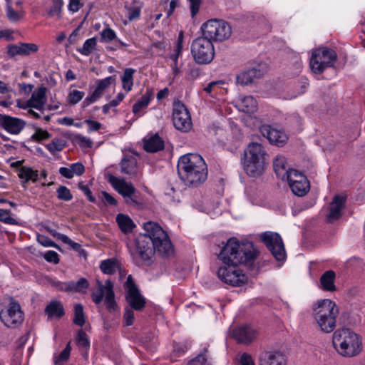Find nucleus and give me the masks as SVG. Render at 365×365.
Listing matches in <instances>:
<instances>
[{
	"mask_svg": "<svg viewBox=\"0 0 365 365\" xmlns=\"http://www.w3.org/2000/svg\"><path fill=\"white\" fill-rule=\"evenodd\" d=\"M257 255V252L251 242L240 243L237 239L230 238L218 255L222 263L217 271L219 279L232 287L244 284L247 277L238 266L252 264Z\"/></svg>",
	"mask_w": 365,
	"mask_h": 365,
	"instance_id": "1",
	"label": "nucleus"
},
{
	"mask_svg": "<svg viewBox=\"0 0 365 365\" xmlns=\"http://www.w3.org/2000/svg\"><path fill=\"white\" fill-rule=\"evenodd\" d=\"M145 233L135 240V248L131 251L133 259L138 263L149 266L153 262L155 252L168 257L173 255L174 248L167 233L157 223L149 221L143 224Z\"/></svg>",
	"mask_w": 365,
	"mask_h": 365,
	"instance_id": "2",
	"label": "nucleus"
},
{
	"mask_svg": "<svg viewBox=\"0 0 365 365\" xmlns=\"http://www.w3.org/2000/svg\"><path fill=\"white\" fill-rule=\"evenodd\" d=\"M178 173L185 184L192 187H197L203 184L208 173L204 159L195 153H187L179 158Z\"/></svg>",
	"mask_w": 365,
	"mask_h": 365,
	"instance_id": "3",
	"label": "nucleus"
},
{
	"mask_svg": "<svg viewBox=\"0 0 365 365\" xmlns=\"http://www.w3.org/2000/svg\"><path fill=\"white\" fill-rule=\"evenodd\" d=\"M241 163L248 176L259 178L264 173L269 165V154L262 144L252 142L244 150Z\"/></svg>",
	"mask_w": 365,
	"mask_h": 365,
	"instance_id": "4",
	"label": "nucleus"
},
{
	"mask_svg": "<svg viewBox=\"0 0 365 365\" xmlns=\"http://www.w3.org/2000/svg\"><path fill=\"white\" fill-rule=\"evenodd\" d=\"M333 345L336 351L343 356L351 357L359 354L361 350V337L349 329H341L333 334Z\"/></svg>",
	"mask_w": 365,
	"mask_h": 365,
	"instance_id": "5",
	"label": "nucleus"
},
{
	"mask_svg": "<svg viewBox=\"0 0 365 365\" xmlns=\"http://www.w3.org/2000/svg\"><path fill=\"white\" fill-rule=\"evenodd\" d=\"M314 312L315 320L322 331L330 333L335 329L339 312L334 302L328 299L319 300Z\"/></svg>",
	"mask_w": 365,
	"mask_h": 365,
	"instance_id": "6",
	"label": "nucleus"
},
{
	"mask_svg": "<svg viewBox=\"0 0 365 365\" xmlns=\"http://www.w3.org/2000/svg\"><path fill=\"white\" fill-rule=\"evenodd\" d=\"M108 181L123 197L128 205L135 207L142 206L143 202L140 195L131 182L110 174L108 175Z\"/></svg>",
	"mask_w": 365,
	"mask_h": 365,
	"instance_id": "7",
	"label": "nucleus"
},
{
	"mask_svg": "<svg viewBox=\"0 0 365 365\" xmlns=\"http://www.w3.org/2000/svg\"><path fill=\"white\" fill-rule=\"evenodd\" d=\"M337 54L333 49L321 47L312 51L310 68L314 73H322L327 68L334 66Z\"/></svg>",
	"mask_w": 365,
	"mask_h": 365,
	"instance_id": "8",
	"label": "nucleus"
},
{
	"mask_svg": "<svg viewBox=\"0 0 365 365\" xmlns=\"http://www.w3.org/2000/svg\"><path fill=\"white\" fill-rule=\"evenodd\" d=\"M201 29L203 36L211 41H222L229 38L232 34L231 26L223 20L210 19L204 23Z\"/></svg>",
	"mask_w": 365,
	"mask_h": 365,
	"instance_id": "9",
	"label": "nucleus"
},
{
	"mask_svg": "<svg viewBox=\"0 0 365 365\" xmlns=\"http://www.w3.org/2000/svg\"><path fill=\"white\" fill-rule=\"evenodd\" d=\"M191 53L197 63H210L215 56L212 42L205 36L195 38L191 44Z\"/></svg>",
	"mask_w": 365,
	"mask_h": 365,
	"instance_id": "10",
	"label": "nucleus"
},
{
	"mask_svg": "<svg viewBox=\"0 0 365 365\" xmlns=\"http://www.w3.org/2000/svg\"><path fill=\"white\" fill-rule=\"evenodd\" d=\"M96 289L91 293L93 302L96 304H99L105 299V304L109 310L115 309L116 305L115 301V294L113 292V284L108 279L105 284H103L99 279H96Z\"/></svg>",
	"mask_w": 365,
	"mask_h": 365,
	"instance_id": "11",
	"label": "nucleus"
},
{
	"mask_svg": "<svg viewBox=\"0 0 365 365\" xmlns=\"http://www.w3.org/2000/svg\"><path fill=\"white\" fill-rule=\"evenodd\" d=\"M173 122L175 128L183 133L188 132L192 127L190 113L180 101L173 103Z\"/></svg>",
	"mask_w": 365,
	"mask_h": 365,
	"instance_id": "12",
	"label": "nucleus"
},
{
	"mask_svg": "<svg viewBox=\"0 0 365 365\" xmlns=\"http://www.w3.org/2000/svg\"><path fill=\"white\" fill-rule=\"evenodd\" d=\"M260 239L277 260L281 261L286 258L284 243L278 233L265 232L260 235Z\"/></svg>",
	"mask_w": 365,
	"mask_h": 365,
	"instance_id": "13",
	"label": "nucleus"
},
{
	"mask_svg": "<svg viewBox=\"0 0 365 365\" xmlns=\"http://www.w3.org/2000/svg\"><path fill=\"white\" fill-rule=\"evenodd\" d=\"M123 153V157L119 163L120 173L130 177L137 176L140 173L137 159L138 154L131 148H124Z\"/></svg>",
	"mask_w": 365,
	"mask_h": 365,
	"instance_id": "14",
	"label": "nucleus"
},
{
	"mask_svg": "<svg viewBox=\"0 0 365 365\" xmlns=\"http://www.w3.org/2000/svg\"><path fill=\"white\" fill-rule=\"evenodd\" d=\"M292 192L297 196H304L309 190V182L306 176L297 170H290L285 179Z\"/></svg>",
	"mask_w": 365,
	"mask_h": 365,
	"instance_id": "15",
	"label": "nucleus"
},
{
	"mask_svg": "<svg viewBox=\"0 0 365 365\" xmlns=\"http://www.w3.org/2000/svg\"><path fill=\"white\" fill-rule=\"evenodd\" d=\"M0 319L8 327H16L22 323L24 314L18 302L11 300L9 306L0 312Z\"/></svg>",
	"mask_w": 365,
	"mask_h": 365,
	"instance_id": "16",
	"label": "nucleus"
},
{
	"mask_svg": "<svg viewBox=\"0 0 365 365\" xmlns=\"http://www.w3.org/2000/svg\"><path fill=\"white\" fill-rule=\"evenodd\" d=\"M125 289L126 300L130 307L136 311L142 310L145 305V299L140 293L131 275H128L127 277Z\"/></svg>",
	"mask_w": 365,
	"mask_h": 365,
	"instance_id": "17",
	"label": "nucleus"
},
{
	"mask_svg": "<svg viewBox=\"0 0 365 365\" xmlns=\"http://www.w3.org/2000/svg\"><path fill=\"white\" fill-rule=\"evenodd\" d=\"M0 124L9 133L18 135L25 127L26 123L20 118L2 115Z\"/></svg>",
	"mask_w": 365,
	"mask_h": 365,
	"instance_id": "18",
	"label": "nucleus"
},
{
	"mask_svg": "<svg viewBox=\"0 0 365 365\" xmlns=\"http://www.w3.org/2000/svg\"><path fill=\"white\" fill-rule=\"evenodd\" d=\"M257 336L256 330L250 325L241 326L233 330L232 336L242 344H250Z\"/></svg>",
	"mask_w": 365,
	"mask_h": 365,
	"instance_id": "19",
	"label": "nucleus"
},
{
	"mask_svg": "<svg viewBox=\"0 0 365 365\" xmlns=\"http://www.w3.org/2000/svg\"><path fill=\"white\" fill-rule=\"evenodd\" d=\"M259 365H285L284 355L277 351L262 352L259 358Z\"/></svg>",
	"mask_w": 365,
	"mask_h": 365,
	"instance_id": "20",
	"label": "nucleus"
},
{
	"mask_svg": "<svg viewBox=\"0 0 365 365\" xmlns=\"http://www.w3.org/2000/svg\"><path fill=\"white\" fill-rule=\"evenodd\" d=\"M183 38V32L180 31L178 35L173 53L170 55V59L172 61L170 66L172 68L174 77L178 76L181 73L180 67L178 66V58L182 53Z\"/></svg>",
	"mask_w": 365,
	"mask_h": 365,
	"instance_id": "21",
	"label": "nucleus"
},
{
	"mask_svg": "<svg viewBox=\"0 0 365 365\" xmlns=\"http://www.w3.org/2000/svg\"><path fill=\"white\" fill-rule=\"evenodd\" d=\"M346 197L344 196H334L329 206V212L327 215L328 222H333L341 217Z\"/></svg>",
	"mask_w": 365,
	"mask_h": 365,
	"instance_id": "22",
	"label": "nucleus"
},
{
	"mask_svg": "<svg viewBox=\"0 0 365 365\" xmlns=\"http://www.w3.org/2000/svg\"><path fill=\"white\" fill-rule=\"evenodd\" d=\"M46 89L44 87H40L34 91L31 98L29 99L28 106H31L32 108L38 110H42L46 102Z\"/></svg>",
	"mask_w": 365,
	"mask_h": 365,
	"instance_id": "23",
	"label": "nucleus"
},
{
	"mask_svg": "<svg viewBox=\"0 0 365 365\" xmlns=\"http://www.w3.org/2000/svg\"><path fill=\"white\" fill-rule=\"evenodd\" d=\"M263 75L260 69L251 68L241 72L237 76V83L245 86L252 83L255 78H259Z\"/></svg>",
	"mask_w": 365,
	"mask_h": 365,
	"instance_id": "24",
	"label": "nucleus"
},
{
	"mask_svg": "<svg viewBox=\"0 0 365 365\" xmlns=\"http://www.w3.org/2000/svg\"><path fill=\"white\" fill-rule=\"evenodd\" d=\"M286 158L282 155H277L273 160V169L278 178L285 180L287 178V173L291 169H287Z\"/></svg>",
	"mask_w": 365,
	"mask_h": 365,
	"instance_id": "25",
	"label": "nucleus"
},
{
	"mask_svg": "<svg viewBox=\"0 0 365 365\" xmlns=\"http://www.w3.org/2000/svg\"><path fill=\"white\" fill-rule=\"evenodd\" d=\"M237 107L240 110L244 113H253L257 109V103L251 96H240Z\"/></svg>",
	"mask_w": 365,
	"mask_h": 365,
	"instance_id": "26",
	"label": "nucleus"
},
{
	"mask_svg": "<svg viewBox=\"0 0 365 365\" xmlns=\"http://www.w3.org/2000/svg\"><path fill=\"white\" fill-rule=\"evenodd\" d=\"M143 148L148 153H156L165 148L162 138H143Z\"/></svg>",
	"mask_w": 365,
	"mask_h": 365,
	"instance_id": "27",
	"label": "nucleus"
},
{
	"mask_svg": "<svg viewBox=\"0 0 365 365\" xmlns=\"http://www.w3.org/2000/svg\"><path fill=\"white\" fill-rule=\"evenodd\" d=\"M46 314L48 319L61 318L64 314V309L62 304L58 301H51L45 309Z\"/></svg>",
	"mask_w": 365,
	"mask_h": 365,
	"instance_id": "28",
	"label": "nucleus"
},
{
	"mask_svg": "<svg viewBox=\"0 0 365 365\" xmlns=\"http://www.w3.org/2000/svg\"><path fill=\"white\" fill-rule=\"evenodd\" d=\"M116 222L120 230L125 234L131 232L135 227L132 219L128 215L124 214L117 215Z\"/></svg>",
	"mask_w": 365,
	"mask_h": 365,
	"instance_id": "29",
	"label": "nucleus"
},
{
	"mask_svg": "<svg viewBox=\"0 0 365 365\" xmlns=\"http://www.w3.org/2000/svg\"><path fill=\"white\" fill-rule=\"evenodd\" d=\"M335 273L334 271L329 270L325 272L320 278V283L323 289L333 292L336 289L334 285Z\"/></svg>",
	"mask_w": 365,
	"mask_h": 365,
	"instance_id": "30",
	"label": "nucleus"
},
{
	"mask_svg": "<svg viewBox=\"0 0 365 365\" xmlns=\"http://www.w3.org/2000/svg\"><path fill=\"white\" fill-rule=\"evenodd\" d=\"M18 176L22 180V183L24 184L29 180L35 182L38 180V174L37 170H34L29 167H21L19 170Z\"/></svg>",
	"mask_w": 365,
	"mask_h": 365,
	"instance_id": "31",
	"label": "nucleus"
},
{
	"mask_svg": "<svg viewBox=\"0 0 365 365\" xmlns=\"http://www.w3.org/2000/svg\"><path fill=\"white\" fill-rule=\"evenodd\" d=\"M135 70L132 68H125L123 75L121 76L122 87L128 92L132 90L133 86V75Z\"/></svg>",
	"mask_w": 365,
	"mask_h": 365,
	"instance_id": "32",
	"label": "nucleus"
},
{
	"mask_svg": "<svg viewBox=\"0 0 365 365\" xmlns=\"http://www.w3.org/2000/svg\"><path fill=\"white\" fill-rule=\"evenodd\" d=\"M97 46V38L93 37L86 40L81 48H77V51L83 56H89L96 50Z\"/></svg>",
	"mask_w": 365,
	"mask_h": 365,
	"instance_id": "33",
	"label": "nucleus"
},
{
	"mask_svg": "<svg viewBox=\"0 0 365 365\" xmlns=\"http://www.w3.org/2000/svg\"><path fill=\"white\" fill-rule=\"evenodd\" d=\"M100 268L103 273L111 274L119 268V264L116 259H108L101 262Z\"/></svg>",
	"mask_w": 365,
	"mask_h": 365,
	"instance_id": "34",
	"label": "nucleus"
},
{
	"mask_svg": "<svg viewBox=\"0 0 365 365\" xmlns=\"http://www.w3.org/2000/svg\"><path fill=\"white\" fill-rule=\"evenodd\" d=\"M88 282L85 278H81L78 281H69L68 292H83L88 287Z\"/></svg>",
	"mask_w": 365,
	"mask_h": 365,
	"instance_id": "35",
	"label": "nucleus"
},
{
	"mask_svg": "<svg viewBox=\"0 0 365 365\" xmlns=\"http://www.w3.org/2000/svg\"><path fill=\"white\" fill-rule=\"evenodd\" d=\"M262 137H281L284 133L281 129L272 127L269 125H262L259 128Z\"/></svg>",
	"mask_w": 365,
	"mask_h": 365,
	"instance_id": "36",
	"label": "nucleus"
},
{
	"mask_svg": "<svg viewBox=\"0 0 365 365\" xmlns=\"http://www.w3.org/2000/svg\"><path fill=\"white\" fill-rule=\"evenodd\" d=\"M150 101V94L148 91L140 100H138L133 106V112L138 114L142 109L145 108Z\"/></svg>",
	"mask_w": 365,
	"mask_h": 365,
	"instance_id": "37",
	"label": "nucleus"
},
{
	"mask_svg": "<svg viewBox=\"0 0 365 365\" xmlns=\"http://www.w3.org/2000/svg\"><path fill=\"white\" fill-rule=\"evenodd\" d=\"M73 323L79 327H83L85 324V315L82 304H77L74 307Z\"/></svg>",
	"mask_w": 365,
	"mask_h": 365,
	"instance_id": "38",
	"label": "nucleus"
},
{
	"mask_svg": "<svg viewBox=\"0 0 365 365\" xmlns=\"http://www.w3.org/2000/svg\"><path fill=\"white\" fill-rule=\"evenodd\" d=\"M71 347L68 343L65 349L56 356L54 357V363L56 365H63L68 361L70 356Z\"/></svg>",
	"mask_w": 365,
	"mask_h": 365,
	"instance_id": "39",
	"label": "nucleus"
},
{
	"mask_svg": "<svg viewBox=\"0 0 365 365\" xmlns=\"http://www.w3.org/2000/svg\"><path fill=\"white\" fill-rule=\"evenodd\" d=\"M65 145L66 142L63 139L56 138L51 143L46 144V147L51 153H55L56 152L62 150Z\"/></svg>",
	"mask_w": 365,
	"mask_h": 365,
	"instance_id": "40",
	"label": "nucleus"
},
{
	"mask_svg": "<svg viewBox=\"0 0 365 365\" xmlns=\"http://www.w3.org/2000/svg\"><path fill=\"white\" fill-rule=\"evenodd\" d=\"M207 352V349L205 348L202 353L188 362V365H211L206 354Z\"/></svg>",
	"mask_w": 365,
	"mask_h": 365,
	"instance_id": "41",
	"label": "nucleus"
},
{
	"mask_svg": "<svg viewBox=\"0 0 365 365\" xmlns=\"http://www.w3.org/2000/svg\"><path fill=\"white\" fill-rule=\"evenodd\" d=\"M52 6L48 11L49 16H55L60 18L62 7L63 5V0H51Z\"/></svg>",
	"mask_w": 365,
	"mask_h": 365,
	"instance_id": "42",
	"label": "nucleus"
},
{
	"mask_svg": "<svg viewBox=\"0 0 365 365\" xmlns=\"http://www.w3.org/2000/svg\"><path fill=\"white\" fill-rule=\"evenodd\" d=\"M115 82V76H108L97 81L96 90L99 91L102 95L103 92L110 86L112 83Z\"/></svg>",
	"mask_w": 365,
	"mask_h": 365,
	"instance_id": "43",
	"label": "nucleus"
},
{
	"mask_svg": "<svg viewBox=\"0 0 365 365\" xmlns=\"http://www.w3.org/2000/svg\"><path fill=\"white\" fill-rule=\"evenodd\" d=\"M223 144L227 150L234 153L241 146L242 142L239 138H226Z\"/></svg>",
	"mask_w": 365,
	"mask_h": 365,
	"instance_id": "44",
	"label": "nucleus"
},
{
	"mask_svg": "<svg viewBox=\"0 0 365 365\" xmlns=\"http://www.w3.org/2000/svg\"><path fill=\"white\" fill-rule=\"evenodd\" d=\"M77 344L80 348L87 351L90 348V342L87 334L83 330H80L77 335Z\"/></svg>",
	"mask_w": 365,
	"mask_h": 365,
	"instance_id": "45",
	"label": "nucleus"
},
{
	"mask_svg": "<svg viewBox=\"0 0 365 365\" xmlns=\"http://www.w3.org/2000/svg\"><path fill=\"white\" fill-rule=\"evenodd\" d=\"M58 198L61 200L64 201H69L72 200L73 195L69 190L68 188H67L66 186L61 185L59 186L56 190Z\"/></svg>",
	"mask_w": 365,
	"mask_h": 365,
	"instance_id": "46",
	"label": "nucleus"
},
{
	"mask_svg": "<svg viewBox=\"0 0 365 365\" xmlns=\"http://www.w3.org/2000/svg\"><path fill=\"white\" fill-rule=\"evenodd\" d=\"M0 221L8 225H17V221L11 216V211L0 209Z\"/></svg>",
	"mask_w": 365,
	"mask_h": 365,
	"instance_id": "47",
	"label": "nucleus"
},
{
	"mask_svg": "<svg viewBox=\"0 0 365 365\" xmlns=\"http://www.w3.org/2000/svg\"><path fill=\"white\" fill-rule=\"evenodd\" d=\"M23 56H29L31 53H36L38 50V45L30 43H21Z\"/></svg>",
	"mask_w": 365,
	"mask_h": 365,
	"instance_id": "48",
	"label": "nucleus"
},
{
	"mask_svg": "<svg viewBox=\"0 0 365 365\" xmlns=\"http://www.w3.org/2000/svg\"><path fill=\"white\" fill-rule=\"evenodd\" d=\"M7 54L9 58H14L17 55L23 56L21 43L8 46Z\"/></svg>",
	"mask_w": 365,
	"mask_h": 365,
	"instance_id": "49",
	"label": "nucleus"
},
{
	"mask_svg": "<svg viewBox=\"0 0 365 365\" xmlns=\"http://www.w3.org/2000/svg\"><path fill=\"white\" fill-rule=\"evenodd\" d=\"M102 41H111L116 38L115 31L110 28H106L101 32Z\"/></svg>",
	"mask_w": 365,
	"mask_h": 365,
	"instance_id": "50",
	"label": "nucleus"
},
{
	"mask_svg": "<svg viewBox=\"0 0 365 365\" xmlns=\"http://www.w3.org/2000/svg\"><path fill=\"white\" fill-rule=\"evenodd\" d=\"M102 96V94L98 91L96 89L94 90V91L89 96H88L85 100L83 102V105L84 107L88 106L90 104L96 102L98 101L101 97Z\"/></svg>",
	"mask_w": 365,
	"mask_h": 365,
	"instance_id": "51",
	"label": "nucleus"
},
{
	"mask_svg": "<svg viewBox=\"0 0 365 365\" xmlns=\"http://www.w3.org/2000/svg\"><path fill=\"white\" fill-rule=\"evenodd\" d=\"M73 144L78 145L83 150L91 148L92 142L90 138H72Z\"/></svg>",
	"mask_w": 365,
	"mask_h": 365,
	"instance_id": "52",
	"label": "nucleus"
},
{
	"mask_svg": "<svg viewBox=\"0 0 365 365\" xmlns=\"http://www.w3.org/2000/svg\"><path fill=\"white\" fill-rule=\"evenodd\" d=\"M84 96V93L78 90L72 91L69 94V103L75 105L78 103Z\"/></svg>",
	"mask_w": 365,
	"mask_h": 365,
	"instance_id": "53",
	"label": "nucleus"
},
{
	"mask_svg": "<svg viewBox=\"0 0 365 365\" xmlns=\"http://www.w3.org/2000/svg\"><path fill=\"white\" fill-rule=\"evenodd\" d=\"M49 283L56 290L68 292L69 282H62L60 281H54L53 279H49Z\"/></svg>",
	"mask_w": 365,
	"mask_h": 365,
	"instance_id": "54",
	"label": "nucleus"
},
{
	"mask_svg": "<svg viewBox=\"0 0 365 365\" xmlns=\"http://www.w3.org/2000/svg\"><path fill=\"white\" fill-rule=\"evenodd\" d=\"M37 240L39 244L44 247H58L55 242H53L51 240L45 235H38L37 236Z\"/></svg>",
	"mask_w": 365,
	"mask_h": 365,
	"instance_id": "55",
	"label": "nucleus"
},
{
	"mask_svg": "<svg viewBox=\"0 0 365 365\" xmlns=\"http://www.w3.org/2000/svg\"><path fill=\"white\" fill-rule=\"evenodd\" d=\"M124 324L125 326H130L133 324L134 322V312L133 309L128 308L125 309V312L123 315Z\"/></svg>",
	"mask_w": 365,
	"mask_h": 365,
	"instance_id": "56",
	"label": "nucleus"
},
{
	"mask_svg": "<svg viewBox=\"0 0 365 365\" xmlns=\"http://www.w3.org/2000/svg\"><path fill=\"white\" fill-rule=\"evenodd\" d=\"M44 259L48 262L58 264L59 262L58 255L55 251L49 250L44 254Z\"/></svg>",
	"mask_w": 365,
	"mask_h": 365,
	"instance_id": "57",
	"label": "nucleus"
},
{
	"mask_svg": "<svg viewBox=\"0 0 365 365\" xmlns=\"http://www.w3.org/2000/svg\"><path fill=\"white\" fill-rule=\"evenodd\" d=\"M73 175H81L85 172L84 165L80 163H73L70 165Z\"/></svg>",
	"mask_w": 365,
	"mask_h": 365,
	"instance_id": "58",
	"label": "nucleus"
},
{
	"mask_svg": "<svg viewBox=\"0 0 365 365\" xmlns=\"http://www.w3.org/2000/svg\"><path fill=\"white\" fill-rule=\"evenodd\" d=\"M202 0H189L192 17L196 16L200 9Z\"/></svg>",
	"mask_w": 365,
	"mask_h": 365,
	"instance_id": "59",
	"label": "nucleus"
},
{
	"mask_svg": "<svg viewBox=\"0 0 365 365\" xmlns=\"http://www.w3.org/2000/svg\"><path fill=\"white\" fill-rule=\"evenodd\" d=\"M6 16L11 21H17L20 19L19 14L11 6L7 7Z\"/></svg>",
	"mask_w": 365,
	"mask_h": 365,
	"instance_id": "60",
	"label": "nucleus"
},
{
	"mask_svg": "<svg viewBox=\"0 0 365 365\" xmlns=\"http://www.w3.org/2000/svg\"><path fill=\"white\" fill-rule=\"evenodd\" d=\"M46 230L47 232H48L53 237L60 240L62 242H69V237L63 234H61L58 232H56L55 230H53L50 227H46Z\"/></svg>",
	"mask_w": 365,
	"mask_h": 365,
	"instance_id": "61",
	"label": "nucleus"
},
{
	"mask_svg": "<svg viewBox=\"0 0 365 365\" xmlns=\"http://www.w3.org/2000/svg\"><path fill=\"white\" fill-rule=\"evenodd\" d=\"M78 188L81 191H83L84 194L88 197L89 201L93 202L96 201L95 197L92 195V192L87 185H84L83 182H81L78 183Z\"/></svg>",
	"mask_w": 365,
	"mask_h": 365,
	"instance_id": "62",
	"label": "nucleus"
},
{
	"mask_svg": "<svg viewBox=\"0 0 365 365\" xmlns=\"http://www.w3.org/2000/svg\"><path fill=\"white\" fill-rule=\"evenodd\" d=\"M222 128L218 125L213 123L208 127L209 134L211 135H223Z\"/></svg>",
	"mask_w": 365,
	"mask_h": 365,
	"instance_id": "63",
	"label": "nucleus"
},
{
	"mask_svg": "<svg viewBox=\"0 0 365 365\" xmlns=\"http://www.w3.org/2000/svg\"><path fill=\"white\" fill-rule=\"evenodd\" d=\"M240 365H255V363L251 356L245 353L240 357Z\"/></svg>",
	"mask_w": 365,
	"mask_h": 365,
	"instance_id": "64",
	"label": "nucleus"
}]
</instances>
